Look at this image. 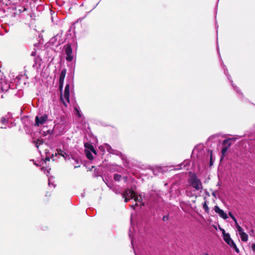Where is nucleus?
I'll return each instance as SVG.
<instances>
[{"label":"nucleus","instance_id":"14","mask_svg":"<svg viewBox=\"0 0 255 255\" xmlns=\"http://www.w3.org/2000/svg\"><path fill=\"white\" fill-rule=\"evenodd\" d=\"M57 155H59L63 157L65 159V160H67L70 159V156L69 155H68L67 153H66L65 151L62 150H59L58 151L57 153H55V156H56Z\"/></svg>","mask_w":255,"mask_h":255},{"label":"nucleus","instance_id":"38","mask_svg":"<svg viewBox=\"0 0 255 255\" xmlns=\"http://www.w3.org/2000/svg\"><path fill=\"white\" fill-rule=\"evenodd\" d=\"M73 159L75 161V162L77 163H78V160L75 158H73Z\"/></svg>","mask_w":255,"mask_h":255},{"label":"nucleus","instance_id":"17","mask_svg":"<svg viewBox=\"0 0 255 255\" xmlns=\"http://www.w3.org/2000/svg\"><path fill=\"white\" fill-rule=\"evenodd\" d=\"M33 142H34L35 146L37 148H38L39 145L42 144L43 143V141L41 139H37V140H34Z\"/></svg>","mask_w":255,"mask_h":255},{"label":"nucleus","instance_id":"43","mask_svg":"<svg viewBox=\"0 0 255 255\" xmlns=\"http://www.w3.org/2000/svg\"><path fill=\"white\" fill-rule=\"evenodd\" d=\"M1 128H6V127H1Z\"/></svg>","mask_w":255,"mask_h":255},{"label":"nucleus","instance_id":"6","mask_svg":"<svg viewBox=\"0 0 255 255\" xmlns=\"http://www.w3.org/2000/svg\"><path fill=\"white\" fill-rule=\"evenodd\" d=\"M223 239L225 242L228 245H229L231 248H233L237 253H239V249L238 248L234 242L231 239L230 235L229 233L224 235Z\"/></svg>","mask_w":255,"mask_h":255},{"label":"nucleus","instance_id":"1","mask_svg":"<svg viewBox=\"0 0 255 255\" xmlns=\"http://www.w3.org/2000/svg\"><path fill=\"white\" fill-rule=\"evenodd\" d=\"M188 183L189 185L194 188L196 190L201 191L203 189V185L201 180L195 173H190Z\"/></svg>","mask_w":255,"mask_h":255},{"label":"nucleus","instance_id":"5","mask_svg":"<svg viewBox=\"0 0 255 255\" xmlns=\"http://www.w3.org/2000/svg\"><path fill=\"white\" fill-rule=\"evenodd\" d=\"M99 149L101 152H104L105 150L111 154H116L119 156L122 155V153L118 150L112 149L108 144H105L103 145L100 146Z\"/></svg>","mask_w":255,"mask_h":255},{"label":"nucleus","instance_id":"9","mask_svg":"<svg viewBox=\"0 0 255 255\" xmlns=\"http://www.w3.org/2000/svg\"><path fill=\"white\" fill-rule=\"evenodd\" d=\"M47 120L48 116L46 114H44L40 117L36 116L35 117V125L39 126L40 125H43Z\"/></svg>","mask_w":255,"mask_h":255},{"label":"nucleus","instance_id":"4","mask_svg":"<svg viewBox=\"0 0 255 255\" xmlns=\"http://www.w3.org/2000/svg\"><path fill=\"white\" fill-rule=\"evenodd\" d=\"M135 192L131 189H127L122 193L123 198L125 199V202H128L131 199H133L135 197Z\"/></svg>","mask_w":255,"mask_h":255},{"label":"nucleus","instance_id":"16","mask_svg":"<svg viewBox=\"0 0 255 255\" xmlns=\"http://www.w3.org/2000/svg\"><path fill=\"white\" fill-rule=\"evenodd\" d=\"M240 236L243 242H247L248 240V235L245 232L242 233Z\"/></svg>","mask_w":255,"mask_h":255},{"label":"nucleus","instance_id":"22","mask_svg":"<svg viewBox=\"0 0 255 255\" xmlns=\"http://www.w3.org/2000/svg\"><path fill=\"white\" fill-rule=\"evenodd\" d=\"M203 208L204 209L205 211L207 213H208L209 211V207L207 204V202L205 201L203 204Z\"/></svg>","mask_w":255,"mask_h":255},{"label":"nucleus","instance_id":"21","mask_svg":"<svg viewBox=\"0 0 255 255\" xmlns=\"http://www.w3.org/2000/svg\"><path fill=\"white\" fill-rule=\"evenodd\" d=\"M13 1L14 0H2V4L6 5H10Z\"/></svg>","mask_w":255,"mask_h":255},{"label":"nucleus","instance_id":"31","mask_svg":"<svg viewBox=\"0 0 255 255\" xmlns=\"http://www.w3.org/2000/svg\"><path fill=\"white\" fill-rule=\"evenodd\" d=\"M228 150V147H224L222 150V152L223 154H224Z\"/></svg>","mask_w":255,"mask_h":255},{"label":"nucleus","instance_id":"8","mask_svg":"<svg viewBox=\"0 0 255 255\" xmlns=\"http://www.w3.org/2000/svg\"><path fill=\"white\" fill-rule=\"evenodd\" d=\"M134 201L136 202L134 205H130V207L135 209V207L139 206L140 207H141L142 206L144 205V204L142 202V197L140 195H137L136 193L135 194V197H134L133 199Z\"/></svg>","mask_w":255,"mask_h":255},{"label":"nucleus","instance_id":"30","mask_svg":"<svg viewBox=\"0 0 255 255\" xmlns=\"http://www.w3.org/2000/svg\"><path fill=\"white\" fill-rule=\"evenodd\" d=\"M86 16V14L85 15V16L82 18H78L77 20V21L76 22V23H77V22H80Z\"/></svg>","mask_w":255,"mask_h":255},{"label":"nucleus","instance_id":"34","mask_svg":"<svg viewBox=\"0 0 255 255\" xmlns=\"http://www.w3.org/2000/svg\"><path fill=\"white\" fill-rule=\"evenodd\" d=\"M212 195L215 197H216V191H213L212 193Z\"/></svg>","mask_w":255,"mask_h":255},{"label":"nucleus","instance_id":"46","mask_svg":"<svg viewBox=\"0 0 255 255\" xmlns=\"http://www.w3.org/2000/svg\"><path fill=\"white\" fill-rule=\"evenodd\" d=\"M204 255H209L208 254H205Z\"/></svg>","mask_w":255,"mask_h":255},{"label":"nucleus","instance_id":"39","mask_svg":"<svg viewBox=\"0 0 255 255\" xmlns=\"http://www.w3.org/2000/svg\"><path fill=\"white\" fill-rule=\"evenodd\" d=\"M96 169L94 170V172L95 171ZM93 177H96V173L94 172L93 174Z\"/></svg>","mask_w":255,"mask_h":255},{"label":"nucleus","instance_id":"2","mask_svg":"<svg viewBox=\"0 0 255 255\" xmlns=\"http://www.w3.org/2000/svg\"><path fill=\"white\" fill-rule=\"evenodd\" d=\"M69 84H66L64 93L63 94H61L60 100L61 102L65 105L66 107L67 106V104L69 103ZM61 93H62V90L60 91Z\"/></svg>","mask_w":255,"mask_h":255},{"label":"nucleus","instance_id":"44","mask_svg":"<svg viewBox=\"0 0 255 255\" xmlns=\"http://www.w3.org/2000/svg\"><path fill=\"white\" fill-rule=\"evenodd\" d=\"M53 156H54V155H53V154H52V156H51V158H53Z\"/></svg>","mask_w":255,"mask_h":255},{"label":"nucleus","instance_id":"3","mask_svg":"<svg viewBox=\"0 0 255 255\" xmlns=\"http://www.w3.org/2000/svg\"><path fill=\"white\" fill-rule=\"evenodd\" d=\"M85 153L87 158L92 160L93 159L92 152L96 154V150L92 144L88 142L85 143Z\"/></svg>","mask_w":255,"mask_h":255},{"label":"nucleus","instance_id":"33","mask_svg":"<svg viewBox=\"0 0 255 255\" xmlns=\"http://www.w3.org/2000/svg\"><path fill=\"white\" fill-rule=\"evenodd\" d=\"M252 249L253 251L255 252V244H253L252 245Z\"/></svg>","mask_w":255,"mask_h":255},{"label":"nucleus","instance_id":"11","mask_svg":"<svg viewBox=\"0 0 255 255\" xmlns=\"http://www.w3.org/2000/svg\"><path fill=\"white\" fill-rule=\"evenodd\" d=\"M67 70L65 68L63 69L61 72L59 77V89L60 91L62 90L64 79L66 74Z\"/></svg>","mask_w":255,"mask_h":255},{"label":"nucleus","instance_id":"12","mask_svg":"<svg viewBox=\"0 0 255 255\" xmlns=\"http://www.w3.org/2000/svg\"><path fill=\"white\" fill-rule=\"evenodd\" d=\"M214 211L223 219L226 220L228 219V217L227 214L223 210L221 209L218 206H215Z\"/></svg>","mask_w":255,"mask_h":255},{"label":"nucleus","instance_id":"15","mask_svg":"<svg viewBox=\"0 0 255 255\" xmlns=\"http://www.w3.org/2000/svg\"><path fill=\"white\" fill-rule=\"evenodd\" d=\"M54 128L55 130H58L59 132H62L64 131V126L63 124H57L55 125Z\"/></svg>","mask_w":255,"mask_h":255},{"label":"nucleus","instance_id":"32","mask_svg":"<svg viewBox=\"0 0 255 255\" xmlns=\"http://www.w3.org/2000/svg\"><path fill=\"white\" fill-rule=\"evenodd\" d=\"M231 218L235 222V225H237V223H238L237 220H236V218L234 216H233L232 217H231Z\"/></svg>","mask_w":255,"mask_h":255},{"label":"nucleus","instance_id":"45","mask_svg":"<svg viewBox=\"0 0 255 255\" xmlns=\"http://www.w3.org/2000/svg\"><path fill=\"white\" fill-rule=\"evenodd\" d=\"M129 236L130 237L131 235H130V233L129 232Z\"/></svg>","mask_w":255,"mask_h":255},{"label":"nucleus","instance_id":"26","mask_svg":"<svg viewBox=\"0 0 255 255\" xmlns=\"http://www.w3.org/2000/svg\"><path fill=\"white\" fill-rule=\"evenodd\" d=\"M8 120L5 117L2 118L1 119V122L2 124L5 125L7 123Z\"/></svg>","mask_w":255,"mask_h":255},{"label":"nucleus","instance_id":"24","mask_svg":"<svg viewBox=\"0 0 255 255\" xmlns=\"http://www.w3.org/2000/svg\"><path fill=\"white\" fill-rule=\"evenodd\" d=\"M114 178L115 181H120L121 178V176L118 174H115L114 175Z\"/></svg>","mask_w":255,"mask_h":255},{"label":"nucleus","instance_id":"37","mask_svg":"<svg viewBox=\"0 0 255 255\" xmlns=\"http://www.w3.org/2000/svg\"><path fill=\"white\" fill-rule=\"evenodd\" d=\"M229 215L231 218L233 216H234V215H233V214L231 212H229Z\"/></svg>","mask_w":255,"mask_h":255},{"label":"nucleus","instance_id":"25","mask_svg":"<svg viewBox=\"0 0 255 255\" xmlns=\"http://www.w3.org/2000/svg\"><path fill=\"white\" fill-rule=\"evenodd\" d=\"M86 166V168L88 169V170H90V171H91L93 168H95V166L90 165L89 163H87Z\"/></svg>","mask_w":255,"mask_h":255},{"label":"nucleus","instance_id":"42","mask_svg":"<svg viewBox=\"0 0 255 255\" xmlns=\"http://www.w3.org/2000/svg\"><path fill=\"white\" fill-rule=\"evenodd\" d=\"M3 98V95H1L0 96V98Z\"/></svg>","mask_w":255,"mask_h":255},{"label":"nucleus","instance_id":"36","mask_svg":"<svg viewBox=\"0 0 255 255\" xmlns=\"http://www.w3.org/2000/svg\"><path fill=\"white\" fill-rule=\"evenodd\" d=\"M231 83H232V86L234 87V88L236 90H237V92H238V90H237V87H236L235 86H234V85H233V81H231Z\"/></svg>","mask_w":255,"mask_h":255},{"label":"nucleus","instance_id":"10","mask_svg":"<svg viewBox=\"0 0 255 255\" xmlns=\"http://www.w3.org/2000/svg\"><path fill=\"white\" fill-rule=\"evenodd\" d=\"M9 89V84L5 80H0V94L7 92Z\"/></svg>","mask_w":255,"mask_h":255},{"label":"nucleus","instance_id":"20","mask_svg":"<svg viewBox=\"0 0 255 255\" xmlns=\"http://www.w3.org/2000/svg\"><path fill=\"white\" fill-rule=\"evenodd\" d=\"M48 185L49 186H51V185L54 188L55 187L56 185L54 184L53 177H48Z\"/></svg>","mask_w":255,"mask_h":255},{"label":"nucleus","instance_id":"40","mask_svg":"<svg viewBox=\"0 0 255 255\" xmlns=\"http://www.w3.org/2000/svg\"><path fill=\"white\" fill-rule=\"evenodd\" d=\"M46 160L49 161L50 160V157H46Z\"/></svg>","mask_w":255,"mask_h":255},{"label":"nucleus","instance_id":"28","mask_svg":"<svg viewBox=\"0 0 255 255\" xmlns=\"http://www.w3.org/2000/svg\"><path fill=\"white\" fill-rule=\"evenodd\" d=\"M31 56H36V50L34 49L31 53Z\"/></svg>","mask_w":255,"mask_h":255},{"label":"nucleus","instance_id":"27","mask_svg":"<svg viewBox=\"0 0 255 255\" xmlns=\"http://www.w3.org/2000/svg\"><path fill=\"white\" fill-rule=\"evenodd\" d=\"M74 109L76 111L77 115L79 117H81V114H80V110H79V108L78 107H75Z\"/></svg>","mask_w":255,"mask_h":255},{"label":"nucleus","instance_id":"18","mask_svg":"<svg viewBox=\"0 0 255 255\" xmlns=\"http://www.w3.org/2000/svg\"><path fill=\"white\" fill-rule=\"evenodd\" d=\"M235 227L237 229V231L239 232V235L242 234V233H244L243 228L239 225L238 223H237V225H235Z\"/></svg>","mask_w":255,"mask_h":255},{"label":"nucleus","instance_id":"19","mask_svg":"<svg viewBox=\"0 0 255 255\" xmlns=\"http://www.w3.org/2000/svg\"><path fill=\"white\" fill-rule=\"evenodd\" d=\"M235 138H228V139H225L223 141V143L224 145L227 144L228 145V147H227L228 148L231 145L230 140H235Z\"/></svg>","mask_w":255,"mask_h":255},{"label":"nucleus","instance_id":"29","mask_svg":"<svg viewBox=\"0 0 255 255\" xmlns=\"http://www.w3.org/2000/svg\"><path fill=\"white\" fill-rule=\"evenodd\" d=\"M210 165L213 164V159H212V152L211 151V155H210Z\"/></svg>","mask_w":255,"mask_h":255},{"label":"nucleus","instance_id":"35","mask_svg":"<svg viewBox=\"0 0 255 255\" xmlns=\"http://www.w3.org/2000/svg\"><path fill=\"white\" fill-rule=\"evenodd\" d=\"M221 231H222V234H223V237L224 236V235H226V234H227V233H226L225 232V230H224V229H222V230H221Z\"/></svg>","mask_w":255,"mask_h":255},{"label":"nucleus","instance_id":"7","mask_svg":"<svg viewBox=\"0 0 255 255\" xmlns=\"http://www.w3.org/2000/svg\"><path fill=\"white\" fill-rule=\"evenodd\" d=\"M64 50L66 55V59L68 62H71L73 60L72 49L71 45L66 44L64 46Z\"/></svg>","mask_w":255,"mask_h":255},{"label":"nucleus","instance_id":"13","mask_svg":"<svg viewBox=\"0 0 255 255\" xmlns=\"http://www.w3.org/2000/svg\"><path fill=\"white\" fill-rule=\"evenodd\" d=\"M34 62L33 67L37 70L39 69L42 63V59L40 56H38L34 58Z\"/></svg>","mask_w":255,"mask_h":255},{"label":"nucleus","instance_id":"41","mask_svg":"<svg viewBox=\"0 0 255 255\" xmlns=\"http://www.w3.org/2000/svg\"><path fill=\"white\" fill-rule=\"evenodd\" d=\"M80 167V165L75 166H74V168H78V167Z\"/></svg>","mask_w":255,"mask_h":255},{"label":"nucleus","instance_id":"23","mask_svg":"<svg viewBox=\"0 0 255 255\" xmlns=\"http://www.w3.org/2000/svg\"><path fill=\"white\" fill-rule=\"evenodd\" d=\"M41 169L42 171H44L45 173L48 174L50 172V168H47V167H42L41 168ZM47 176H48V174H47Z\"/></svg>","mask_w":255,"mask_h":255}]
</instances>
